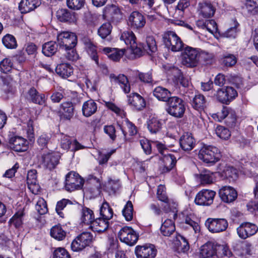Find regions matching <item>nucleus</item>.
Returning <instances> with one entry per match:
<instances>
[{"mask_svg":"<svg viewBox=\"0 0 258 258\" xmlns=\"http://www.w3.org/2000/svg\"><path fill=\"white\" fill-rule=\"evenodd\" d=\"M167 112L171 116L181 118L185 112V107L183 100L177 96H172L167 102Z\"/></svg>","mask_w":258,"mask_h":258,"instance_id":"1","label":"nucleus"},{"mask_svg":"<svg viewBox=\"0 0 258 258\" xmlns=\"http://www.w3.org/2000/svg\"><path fill=\"white\" fill-rule=\"evenodd\" d=\"M162 38L166 47L173 52L180 51L183 48V42L173 31H169L165 32Z\"/></svg>","mask_w":258,"mask_h":258,"instance_id":"2","label":"nucleus"},{"mask_svg":"<svg viewBox=\"0 0 258 258\" xmlns=\"http://www.w3.org/2000/svg\"><path fill=\"white\" fill-rule=\"evenodd\" d=\"M199 158L207 163H215L221 157L219 149L213 146H204L200 150Z\"/></svg>","mask_w":258,"mask_h":258,"instance_id":"3","label":"nucleus"},{"mask_svg":"<svg viewBox=\"0 0 258 258\" xmlns=\"http://www.w3.org/2000/svg\"><path fill=\"white\" fill-rule=\"evenodd\" d=\"M200 50L197 48L186 46L181 53L182 63L187 67H195L199 63Z\"/></svg>","mask_w":258,"mask_h":258,"instance_id":"4","label":"nucleus"},{"mask_svg":"<svg viewBox=\"0 0 258 258\" xmlns=\"http://www.w3.org/2000/svg\"><path fill=\"white\" fill-rule=\"evenodd\" d=\"M157 195L158 200L165 203V205L163 207V210L167 213L172 211L173 217L175 218L177 216V210H176L177 205L168 199L166 196L165 187L164 185L160 184L158 186Z\"/></svg>","mask_w":258,"mask_h":258,"instance_id":"5","label":"nucleus"},{"mask_svg":"<svg viewBox=\"0 0 258 258\" xmlns=\"http://www.w3.org/2000/svg\"><path fill=\"white\" fill-rule=\"evenodd\" d=\"M83 184V179L77 173L71 171L66 175L64 185L66 190L71 192L80 189Z\"/></svg>","mask_w":258,"mask_h":258,"instance_id":"6","label":"nucleus"},{"mask_svg":"<svg viewBox=\"0 0 258 258\" xmlns=\"http://www.w3.org/2000/svg\"><path fill=\"white\" fill-rule=\"evenodd\" d=\"M77 42V36L74 33L64 31L57 35V42L60 49L76 47Z\"/></svg>","mask_w":258,"mask_h":258,"instance_id":"7","label":"nucleus"},{"mask_svg":"<svg viewBox=\"0 0 258 258\" xmlns=\"http://www.w3.org/2000/svg\"><path fill=\"white\" fill-rule=\"evenodd\" d=\"M130 47L133 52L138 56H141L143 54V51L146 52L148 54L151 55L152 53L155 52L157 50L156 42L153 36H148L146 38V42L143 46V49L137 46L136 42L135 45H132Z\"/></svg>","mask_w":258,"mask_h":258,"instance_id":"8","label":"nucleus"},{"mask_svg":"<svg viewBox=\"0 0 258 258\" xmlns=\"http://www.w3.org/2000/svg\"><path fill=\"white\" fill-rule=\"evenodd\" d=\"M93 238V235L90 232H82L72 242V250L76 251L82 250L91 243Z\"/></svg>","mask_w":258,"mask_h":258,"instance_id":"9","label":"nucleus"},{"mask_svg":"<svg viewBox=\"0 0 258 258\" xmlns=\"http://www.w3.org/2000/svg\"><path fill=\"white\" fill-rule=\"evenodd\" d=\"M181 95L184 97V99L187 101H190L192 107L198 111L203 110L206 106L207 101L205 96L201 94L195 95L192 94H188L187 92H181Z\"/></svg>","mask_w":258,"mask_h":258,"instance_id":"10","label":"nucleus"},{"mask_svg":"<svg viewBox=\"0 0 258 258\" xmlns=\"http://www.w3.org/2000/svg\"><path fill=\"white\" fill-rule=\"evenodd\" d=\"M118 237L120 240L128 245H134L138 239L136 232L130 227H124L119 231Z\"/></svg>","mask_w":258,"mask_h":258,"instance_id":"11","label":"nucleus"},{"mask_svg":"<svg viewBox=\"0 0 258 258\" xmlns=\"http://www.w3.org/2000/svg\"><path fill=\"white\" fill-rule=\"evenodd\" d=\"M215 195V191L204 189L197 194L195 202L200 206H210L213 203Z\"/></svg>","mask_w":258,"mask_h":258,"instance_id":"12","label":"nucleus"},{"mask_svg":"<svg viewBox=\"0 0 258 258\" xmlns=\"http://www.w3.org/2000/svg\"><path fill=\"white\" fill-rule=\"evenodd\" d=\"M206 226L212 233H219L225 231L228 225V222L225 219L209 218L205 223Z\"/></svg>","mask_w":258,"mask_h":258,"instance_id":"13","label":"nucleus"},{"mask_svg":"<svg viewBox=\"0 0 258 258\" xmlns=\"http://www.w3.org/2000/svg\"><path fill=\"white\" fill-rule=\"evenodd\" d=\"M237 95V91L232 87L226 86L219 89L217 91L216 97L221 102L227 104Z\"/></svg>","mask_w":258,"mask_h":258,"instance_id":"14","label":"nucleus"},{"mask_svg":"<svg viewBox=\"0 0 258 258\" xmlns=\"http://www.w3.org/2000/svg\"><path fill=\"white\" fill-rule=\"evenodd\" d=\"M145 24L144 16L138 11L133 12L128 17L127 25L133 30H140L144 27Z\"/></svg>","mask_w":258,"mask_h":258,"instance_id":"15","label":"nucleus"},{"mask_svg":"<svg viewBox=\"0 0 258 258\" xmlns=\"http://www.w3.org/2000/svg\"><path fill=\"white\" fill-rule=\"evenodd\" d=\"M257 231V226L249 222L243 223L237 228L238 236L244 239L254 235Z\"/></svg>","mask_w":258,"mask_h":258,"instance_id":"16","label":"nucleus"},{"mask_svg":"<svg viewBox=\"0 0 258 258\" xmlns=\"http://www.w3.org/2000/svg\"><path fill=\"white\" fill-rule=\"evenodd\" d=\"M59 145L62 149L67 151L71 149L72 151H76L85 148L76 140L72 141L69 136L63 134L60 135Z\"/></svg>","mask_w":258,"mask_h":258,"instance_id":"17","label":"nucleus"},{"mask_svg":"<svg viewBox=\"0 0 258 258\" xmlns=\"http://www.w3.org/2000/svg\"><path fill=\"white\" fill-rule=\"evenodd\" d=\"M135 253L138 258H154L157 254V250L152 244H146L137 246Z\"/></svg>","mask_w":258,"mask_h":258,"instance_id":"18","label":"nucleus"},{"mask_svg":"<svg viewBox=\"0 0 258 258\" xmlns=\"http://www.w3.org/2000/svg\"><path fill=\"white\" fill-rule=\"evenodd\" d=\"M218 193L221 200L227 203L233 202L237 197L235 189L229 186L222 187L219 189Z\"/></svg>","mask_w":258,"mask_h":258,"instance_id":"19","label":"nucleus"},{"mask_svg":"<svg viewBox=\"0 0 258 258\" xmlns=\"http://www.w3.org/2000/svg\"><path fill=\"white\" fill-rule=\"evenodd\" d=\"M9 144L10 148L16 152H24L28 149L27 141L21 137L16 136L11 138Z\"/></svg>","mask_w":258,"mask_h":258,"instance_id":"20","label":"nucleus"},{"mask_svg":"<svg viewBox=\"0 0 258 258\" xmlns=\"http://www.w3.org/2000/svg\"><path fill=\"white\" fill-rule=\"evenodd\" d=\"M42 159L44 166L49 169H52L58 164L60 156L56 153L48 152L42 155Z\"/></svg>","mask_w":258,"mask_h":258,"instance_id":"21","label":"nucleus"},{"mask_svg":"<svg viewBox=\"0 0 258 258\" xmlns=\"http://www.w3.org/2000/svg\"><path fill=\"white\" fill-rule=\"evenodd\" d=\"M110 81L114 84H118L125 93L130 92L131 87L128 81L126 76L123 75L116 76L115 74H111L109 75Z\"/></svg>","mask_w":258,"mask_h":258,"instance_id":"22","label":"nucleus"},{"mask_svg":"<svg viewBox=\"0 0 258 258\" xmlns=\"http://www.w3.org/2000/svg\"><path fill=\"white\" fill-rule=\"evenodd\" d=\"M180 146L185 151L191 150L196 145V141L191 134L184 133L179 140Z\"/></svg>","mask_w":258,"mask_h":258,"instance_id":"23","label":"nucleus"},{"mask_svg":"<svg viewBox=\"0 0 258 258\" xmlns=\"http://www.w3.org/2000/svg\"><path fill=\"white\" fill-rule=\"evenodd\" d=\"M217 245L209 242L202 246L200 249V256L202 258H211L216 256Z\"/></svg>","mask_w":258,"mask_h":258,"instance_id":"24","label":"nucleus"},{"mask_svg":"<svg viewBox=\"0 0 258 258\" xmlns=\"http://www.w3.org/2000/svg\"><path fill=\"white\" fill-rule=\"evenodd\" d=\"M128 103L137 110H141L146 106L145 99L138 93H133L128 96Z\"/></svg>","mask_w":258,"mask_h":258,"instance_id":"25","label":"nucleus"},{"mask_svg":"<svg viewBox=\"0 0 258 258\" xmlns=\"http://www.w3.org/2000/svg\"><path fill=\"white\" fill-rule=\"evenodd\" d=\"M40 4V0H21L19 5V9L21 13H27L35 9Z\"/></svg>","mask_w":258,"mask_h":258,"instance_id":"26","label":"nucleus"},{"mask_svg":"<svg viewBox=\"0 0 258 258\" xmlns=\"http://www.w3.org/2000/svg\"><path fill=\"white\" fill-rule=\"evenodd\" d=\"M215 9L210 3H200L198 7L199 15L203 18H209L212 17L215 13Z\"/></svg>","mask_w":258,"mask_h":258,"instance_id":"27","label":"nucleus"},{"mask_svg":"<svg viewBox=\"0 0 258 258\" xmlns=\"http://www.w3.org/2000/svg\"><path fill=\"white\" fill-rule=\"evenodd\" d=\"M57 19L61 22H75L76 17L74 12H71L67 9H60L56 12Z\"/></svg>","mask_w":258,"mask_h":258,"instance_id":"28","label":"nucleus"},{"mask_svg":"<svg viewBox=\"0 0 258 258\" xmlns=\"http://www.w3.org/2000/svg\"><path fill=\"white\" fill-rule=\"evenodd\" d=\"M95 220L93 211L87 207H83L81 212V223L87 225H91Z\"/></svg>","mask_w":258,"mask_h":258,"instance_id":"29","label":"nucleus"},{"mask_svg":"<svg viewBox=\"0 0 258 258\" xmlns=\"http://www.w3.org/2000/svg\"><path fill=\"white\" fill-rule=\"evenodd\" d=\"M153 95L159 101L167 102L171 97L170 92L161 86L156 87L153 91Z\"/></svg>","mask_w":258,"mask_h":258,"instance_id":"30","label":"nucleus"},{"mask_svg":"<svg viewBox=\"0 0 258 258\" xmlns=\"http://www.w3.org/2000/svg\"><path fill=\"white\" fill-rule=\"evenodd\" d=\"M27 98L33 102L42 105L44 104L45 99L43 94H39L33 87L31 88L27 92Z\"/></svg>","mask_w":258,"mask_h":258,"instance_id":"31","label":"nucleus"},{"mask_svg":"<svg viewBox=\"0 0 258 258\" xmlns=\"http://www.w3.org/2000/svg\"><path fill=\"white\" fill-rule=\"evenodd\" d=\"M59 112L64 118L70 119L74 113V106L73 103L70 101L62 103L60 105Z\"/></svg>","mask_w":258,"mask_h":258,"instance_id":"32","label":"nucleus"},{"mask_svg":"<svg viewBox=\"0 0 258 258\" xmlns=\"http://www.w3.org/2000/svg\"><path fill=\"white\" fill-rule=\"evenodd\" d=\"M55 72L61 77L67 78L72 75L73 73V69L70 64L63 63L56 66Z\"/></svg>","mask_w":258,"mask_h":258,"instance_id":"33","label":"nucleus"},{"mask_svg":"<svg viewBox=\"0 0 258 258\" xmlns=\"http://www.w3.org/2000/svg\"><path fill=\"white\" fill-rule=\"evenodd\" d=\"M103 51L107 54L108 57L110 59L117 61L123 56L124 54L125 49L106 47L103 49Z\"/></svg>","mask_w":258,"mask_h":258,"instance_id":"34","label":"nucleus"},{"mask_svg":"<svg viewBox=\"0 0 258 258\" xmlns=\"http://www.w3.org/2000/svg\"><path fill=\"white\" fill-rule=\"evenodd\" d=\"M97 109V104L93 100H89L84 103L82 113L85 116L90 117L96 112Z\"/></svg>","mask_w":258,"mask_h":258,"instance_id":"35","label":"nucleus"},{"mask_svg":"<svg viewBox=\"0 0 258 258\" xmlns=\"http://www.w3.org/2000/svg\"><path fill=\"white\" fill-rule=\"evenodd\" d=\"M109 222L108 221L98 218L95 219L90 227L94 231L103 232L108 228Z\"/></svg>","mask_w":258,"mask_h":258,"instance_id":"36","label":"nucleus"},{"mask_svg":"<svg viewBox=\"0 0 258 258\" xmlns=\"http://www.w3.org/2000/svg\"><path fill=\"white\" fill-rule=\"evenodd\" d=\"M175 230L173 222L170 219H166L162 224L160 227L161 233L164 236H170Z\"/></svg>","mask_w":258,"mask_h":258,"instance_id":"37","label":"nucleus"},{"mask_svg":"<svg viewBox=\"0 0 258 258\" xmlns=\"http://www.w3.org/2000/svg\"><path fill=\"white\" fill-rule=\"evenodd\" d=\"M27 181V184L29 186V189H32V192L33 194H36L38 191V185H36L37 176L36 170H32L28 172Z\"/></svg>","mask_w":258,"mask_h":258,"instance_id":"38","label":"nucleus"},{"mask_svg":"<svg viewBox=\"0 0 258 258\" xmlns=\"http://www.w3.org/2000/svg\"><path fill=\"white\" fill-rule=\"evenodd\" d=\"M173 242L179 251L185 252L189 249V246L187 240L180 234L176 236Z\"/></svg>","mask_w":258,"mask_h":258,"instance_id":"39","label":"nucleus"},{"mask_svg":"<svg viewBox=\"0 0 258 258\" xmlns=\"http://www.w3.org/2000/svg\"><path fill=\"white\" fill-rule=\"evenodd\" d=\"M162 123L156 117L150 116L147 121V126L151 134L159 133L161 128Z\"/></svg>","mask_w":258,"mask_h":258,"instance_id":"40","label":"nucleus"},{"mask_svg":"<svg viewBox=\"0 0 258 258\" xmlns=\"http://www.w3.org/2000/svg\"><path fill=\"white\" fill-rule=\"evenodd\" d=\"M50 235L58 241L62 240L66 236V232L60 224L53 226L50 229Z\"/></svg>","mask_w":258,"mask_h":258,"instance_id":"41","label":"nucleus"},{"mask_svg":"<svg viewBox=\"0 0 258 258\" xmlns=\"http://www.w3.org/2000/svg\"><path fill=\"white\" fill-rule=\"evenodd\" d=\"M58 45L54 41L46 42L42 46V53L47 56H52L57 51Z\"/></svg>","mask_w":258,"mask_h":258,"instance_id":"42","label":"nucleus"},{"mask_svg":"<svg viewBox=\"0 0 258 258\" xmlns=\"http://www.w3.org/2000/svg\"><path fill=\"white\" fill-rule=\"evenodd\" d=\"M120 39L121 41H123L127 46L135 45L136 42V37L134 33L131 31H125L123 32L121 35Z\"/></svg>","mask_w":258,"mask_h":258,"instance_id":"43","label":"nucleus"},{"mask_svg":"<svg viewBox=\"0 0 258 258\" xmlns=\"http://www.w3.org/2000/svg\"><path fill=\"white\" fill-rule=\"evenodd\" d=\"M100 213L101 216L100 218L108 221L112 218L113 214L112 209L106 202L102 204L100 209Z\"/></svg>","mask_w":258,"mask_h":258,"instance_id":"44","label":"nucleus"},{"mask_svg":"<svg viewBox=\"0 0 258 258\" xmlns=\"http://www.w3.org/2000/svg\"><path fill=\"white\" fill-rule=\"evenodd\" d=\"M245 7L248 16H253L258 14V0H246Z\"/></svg>","mask_w":258,"mask_h":258,"instance_id":"45","label":"nucleus"},{"mask_svg":"<svg viewBox=\"0 0 258 258\" xmlns=\"http://www.w3.org/2000/svg\"><path fill=\"white\" fill-rule=\"evenodd\" d=\"M164 167L163 169L164 172H168L171 170L175 165L176 160L175 156L169 154L165 156L163 158Z\"/></svg>","mask_w":258,"mask_h":258,"instance_id":"46","label":"nucleus"},{"mask_svg":"<svg viewBox=\"0 0 258 258\" xmlns=\"http://www.w3.org/2000/svg\"><path fill=\"white\" fill-rule=\"evenodd\" d=\"M24 215V210L18 211L13 217L10 220L9 222L16 227H20L23 224V216Z\"/></svg>","mask_w":258,"mask_h":258,"instance_id":"47","label":"nucleus"},{"mask_svg":"<svg viewBox=\"0 0 258 258\" xmlns=\"http://www.w3.org/2000/svg\"><path fill=\"white\" fill-rule=\"evenodd\" d=\"M112 26L109 22L103 24L98 29V34L102 39L106 38L111 33Z\"/></svg>","mask_w":258,"mask_h":258,"instance_id":"48","label":"nucleus"},{"mask_svg":"<svg viewBox=\"0 0 258 258\" xmlns=\"http://www.w3.org/2000/svg\"><path fill=\"white\" fill-rule=\"evenodd\" d=\"M176 80L177 83L180 84L183 88V89H181L180 88L179 93L180 95L181 92L183 93L184 91V92H187L188 94L193 93L192 92H191L187 88L190 84L188 77L184 76L182 74V75L179 76V77H178V78H177Z\"/></svg>","mask_w":258,"mask_h":258,"instance_id":"49","label":"nucleus"},{"mask_svg":"<svg viewBox=\"0 0 258 258\" xmlns=\"http://www.w3.org/2000/svg\"><path fill=\"white\" fill-rule=\"evenodd\" d=\"M199 178L202 184H211L214 180L213 173L209 170H205L200 174Z\"/></svg>","mask_w":258,"mask_h":258,"instance_id":"50","label":"nucleus"},{"mask_svg":"<svg viewBox=\"0 0 258 258\" xmlns=\"http://www.w3.org/2000/svg\"><path fill=\"white\" fill-rule=\"evenodd\" d=\"M222 63L226 67H232L237 62L236 57L232 54H223L221 58Z\"/></svg>","mask_w":258,"mask_h":258,"instance_id":"51","label":"nucleus"},{"mask_svg":"<svg viewBox=\"0 0 258 258\" xmlns=\"http://www.w3.org/2000/svg\"><path fill=\"white\" fill-rule=\"evenodd\" d=\"M65 93L64 89L59 87L57 89L54 90L50 96V99L53 103H59L64 97Z\"/></svg>","mask_w":258,"mask_h":258,"instance_id":"52","label":"nucleus"},{"mask_svg":"<svg viewBox=\"0 0 258 258\" xmlns=\"http://www.w3.org/2000/svg\"><path fill=\"white\" fill-rule=\"evenodd\" d=\"M122 214L126 221H131L133 217V206L131 201H128L123 209Z\"/></svg>","mask_w":258,"mask_h":258,"instance_id":"53","label":"nucleus"},{"mask_svg":"<svg viewBox=\"0 0 258 258\" xmlns=\"http://www.w3.org/2000/svg\"><path fill=\"white\" fill-rule=\"evenodd\" d=\"M4 45L8 48L13 49L17 47V42L15 38L10 34H7L3 38Z\"/></svg>","mask_w":258,"mask_h":258,"instance_id":"54","label":"nucleus"},{"mask_svg":"<svg viewBox=\"0 0 258 258\" xmlns=\"http://www.w3.org/2000/svg\"><path fill=\"white\" fill-rule=\"evenodd\" d=\"M222 176L227 178H232L234 180L238 176L237 170L236 169L231 166H227L222 171Z\"/></svg>","mask_w":258,"mask_h":258,"instance_id":"55","label":"nucleus"},{"mask_svg":"<svg viewBox=\"0 0 258 258\" xmlns=\"http://www.w3.org/2000/svg\"><path fill=\"white\" fill-rule=\"evenodd\" d=\"M61 49L65 51L64 55L68 60L75 61L79 58V55L76 51L75 47Z\"/></svg>","mask_w":258,"mask_h":258,"instance_id":"56","label":"nucleus"},{"mask_svg":"<svg viewBox=\"0 0 258 258\" xmlns=\"http://www.w3.org/2000/svg\"><path fill=\"white\" fill-rule=\"evenodd\" d=\"M35 209L40 215H43L47 213V207L45 201L41 198H39L35 206Z\"/></svg>","mask_w":258,"mask_h":258,"instance_id":"57","label":"nucleus"},{"mask_svg":"<svg viewBox=\"0 0 258 258\" xmlns=\"http://www.w3.org/2000/svg\"><path fill=\"white\" fill-rule=\"evenodd\" d=\"M68 7L74 10L81 9L85 4V0H67Z\"/></svg>","mask_w":258,"mask_h":258,"instance_id":"58","label":"nucleus"},{"mask_svg":"<svg viewBox=\"0 0 258 258\" xmlns=\"http://www.w3.org/2000/svg\"><path fill=\"white\" fill-rule=\"evenodd\" d=\"M215 132L217 136L221 139L226 140L230 136L229 131L223 126H218L216 128Z\"/></svg>","mask_w":258,"mask_h":258,"instance_id":"59","label":"nucleus"},{"mask_svg":"<svg viewBox=\"0 0 258 258\" xmlns=\"http://www.w3.org/2000/svg\"><path fill=\"white\" fill-rule=\"evenodd\" d=\"M69 204H72V202L66 199H63L57 203L55 210L60 217H63V214L61 211L62 210Z\"/></svg>","mask_w":258,"mask_h":258,"instance_id":"60","label":"nucleus"},{"mask_svg":"<svg viewBox=\"0 0 258 258\" xmlns=\"http://www.w3.org/2000/svg\"><path fill=\"white\" fill-rule=\"evenodd\" d=\"M185 224L187 225L186 226L187 228H191L197 233L200 231V226L198 223L194 221L189 217H186L185 219Z\"/></svg>","mask_w":258,"mask_h":258,"instance_id":"61","label":"nucleus"},{"mask_svg":"<svg viewBox=\"0 0 258 258\" xmlns=\"http://www.w3.org/2000/svg\"><path fill=\"white\" fill-rule=\"evenodd\" d=\"M12 66L11 60L9 58H6L0 63V71L4 73H7L11 71Z\"/></svg>","mask_w":258,"mask_h":258,"instance_id":"62","label":"nucleus"},{"mask_svg":"<svg viewBox=\"0 0 258 258\" xmlns=\"http://www.w3.org/2000/svg\"><path fill=\"white\" fill-rule=\"evenodd\" d=\"M226 118V123L228 126L233 127L235 125L237 118L236 112L233 109L231 110Z\"/></svg>","mask_w":258,"mask_h":258,"instance_id":"63","label":"nucleus"},{"mask_svg":"<svg viewBox=\"0 0 258 258\" xmlns=\"http://www.w3.org/2000/svg\"><path fill=\"white\" fill-rule=\"evenodd\" d=\"M53 258H71V256L64 248L59 247L54 250Z\"/></svg>","mask_w":258,"mask_h":258,"instance_id":"64","label":"nucleus"}]
</instances>
